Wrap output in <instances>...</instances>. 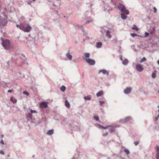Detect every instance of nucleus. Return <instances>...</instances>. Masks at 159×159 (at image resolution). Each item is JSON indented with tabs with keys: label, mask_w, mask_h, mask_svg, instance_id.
<instances>
[{
	"label": "nucleus",
	"mask_w": 159,
	"mask_h": 159,
	"mask_svg": "<svg viewBox=\"0 0 159 159\" xmlns=\"http://www.w3.org/2000/svg\"><path fill=\"white\" fill-rule=\"evenodd\" d=\"M116 125H108L106 126H104L102 125H98V126L97 127L99 129H108L109 131L111 133H113L115 131V127H116Z\"/></svg>",
	"instance_id": "f257e3e1"
},
{
	"label": "nucleus",
	"mask_w": 159,
	"mask_h": 159,
	"mask_svg": "<svg viewBox=\"0 0 159 159\" xmlns=\"http://www.w3.org/2000/svg\"><path fill=\"white\" fill-rule=\"evenodd\" d=\"M16 26L18 28H19L20 30L25 32H29L32 29L31 26L28 24L25 27L23 24L21 23L20 25H16Z\"/></svg>",
	"instance_id": "f03ea898"
},
{
	"label": "nucleus",
	"mask_w": 159,
	"mask_h": 159,
	"mask_svg": "<svg viewBox=\"0 0 159 159\" xmlns=\"http://www.w3.org/2000/svg\"><path fill=\"white\" fill-rule=\"evenodd\" d=\"M116 8L117 10H120L125 15H128L129 14V11L126 9L124 5L121 3H119L118 5L116 6Z\"/></svg>",
	"instance_id": "7ed1b4c3"
},
{
	"label": "nucleus",
	"mask_w": 159,
	"mask_h": 159,
	"mask_svg": "<svg viewBox=\"0 0 159 159\" xmlns=\"http://www.w3.org/2000/svg\"><path fill=\"white\" fill-rule=\"evenodd\" d=\"M7 22V16H0V28L3 27L6 25Z\"/></svg>",
	"instance_id": "20e7f679"
},
{
	"label": "nucleus",
	"mask_w": 159,
	"mask_h": 159,
	"mask_svg": "<svg viewBox=\"0 0 159 159\" xmlns=\"http://www.w3.org/2000/svg\"><path fill=\"white\" fill-rule=\"evenodd\" d=\"M2 44L3 47L6 49H8L10 47V41L7 39H3L1 38Z\"/></svg>",
	"instance_id": "39448f33"
},
{
	"label": "nucleus",
	"mask_w": 159,
	"mask_h": 159,
	"mask_svg": "<svg viewBox=\"0 0 159 159\" xmlns=\"http://www.w3.org/2000/svg\"><path fill=\"white\" fill-rule=\"evenodd\" d=\"M85 61L87 63L90 65L93 66L95 64V61L94 60L91 59H85Z\"/></svg>",
	"instance_id": "423d86ee"
},
{
	"label": "nucleus",
	"mask_w": 159,
	"mask_h": 159,
	"mask_svg": "<svg viewBox=\"0 0 159 159\" xmlns=\"http://www.w3.org/2000/svg\"><path fill=\"white\" fill-rule=\"evenodd\" d=\"M135 68L139 72H141L143 70V67L141 65L139 64L136 65Z\"/></svg>",
	"instance_id": "0eeeda50"
},
{
	"label": "nucleus",
	"mask_w": 159,
	"mask_h": 159,
	"mask_svg": "<svg viewBox=\"0 0 159 159\" xmlns=\"http://www.w3.org/2000/svg\"><path fill=\"white\" fill-rule=\"evenodd\" d=\"M132 89L131 87H127L124 90V93L125 95L130 93L132 91Z\"/></svg>",
	"instance_id": "6e6552de"
},
{
	"label": "nucleus",
	"mask_w": 159,
	"mask_h": 159,
	"mask_svg": "<svg viewBox=\"0 0 159 159\" xmlns=\"http://www.w3.org/2000/svg\"><path fill=\"white\" fill-rule=\"evenodd\" d=\"M131 119V117L129 116L123 119H121L120 120L119 122L120 123H125Z\"/></svg>",
	"instance_id": "1a4fd4ad"
},
{
	"label": "nucleus",
	"mask_w": 159,
	"mask_h": 159,
	"mask_svg": "<svg viewBox=\"0 0 159 159\" xmlns=\"http://www.w3.org/2000/svg\"><path fill=\"white\" fill-rule=\"evenodd\" d=\"M66 57L68 60H71L72 59V56L70 52V51H69L66 54Z\"/></svg>",
	"instance_id": "9d476101"
},
{
	"label": "nucleus",
	"mask_w": 159,
	"mask_h": 159,
	"mask_svg": "<svg viewBox=\"0 0 159 159\" xmlns=\"http://www.w3.org/2000/svg\"><path fill=\"white\" fill-rule=\"evenodd\" d=\"M101 72L103 74L106 75H109V72L107 70H100L98 71V73H100Z\"/></svg>",
	"instance_id": "9b49d317"
},
{
	"label": "nucleus",
	"mask_w": 159,
	"mask_h": 159,
	"mask_svg": "<svg viewBox=\"0 0 159 159\" xmlns=\"http://www.w3.org/2000/svg\"><path fill=\"white\" fill-rule=\"evenodd\" d=\"M40 106L43 108H46L48 107L47 102H41Z\"/></svg>",
	"instance_id": "f8f14e48"
},
{
	"label": "nucleus",
	"mask_w": 159,
	"mask_h": 159,
	"mask_svg": "<svg viewBox=\"0 0 159 159\" xmlns=\"http://www.w3.org/2000/svg\"><path fill=\"white\" fill-rule=\"evenodd\" d=\"M111 32L109 30H107L106 31V36L108 38L110 39L111 37Z\"/></svg>",
	"instance_id": "ddd939ff"
},
{
	"label": "nucleus",
	"mask_w": 159,
	"mask_h": 159,
	"mask_svg": "<svg viewBox=\"0 0 159 159\" xmlns=\"http://www.w3.org/2000/svg\"><path fill=\"white\" fill-rule=\"evenodd\" d=\"M122 64L125 66L127 65L129 63L128 60L126 58H124V59L122 61Z\"/></svg>",
	"instance_id": "4468645a"
},
{
	"label": "nucleus",
	"mask_w": 159,
	"mask_h": 159,
	"mask_svg": "<svg viewBox=\"0 0 159 159\" xmlns=\"http://www.w3.org/2000/svg\"><path fill=\"white\" fill-rule=\"evenodd\" d=\"M26 117L28 120H30L32 119V115L30 113H28L26 115Z\"/></svg>",
	"instance_id": "2eb2a0df"
},
{
	"label": "nucleus",
	"mask_w": 159,
	"mask_h": 159,
	"mask_svg": "<svg viewBox=\"0 0 159 159\" xmlns=\"http://www.w3.org/2000/svg\"><path fill=\"white\" fill-rule=\"evenodd\" d=\"M84 59L85 60V59H88V58L89 57L90 54L89 53L85 52L84 53Z\"/></svg>",
	"instance_id": "dca6fc26"
},
{
	"label": "nucleus",
	"mask_w": 159,
	"mask_h": 159,
	"mask_svg": "<svg viewBox=\"0 0 159 159\" xmlns=\"http://www.w3.org/2000/svg\"><path fill=\"white\" fill-rule=\"evenodd\" d=\"M102 43L101 42H98L96 44V47L98 48H100L102 46Z\"/></svg>",
	"instance_id": "f3484780"
},
{
	"label": "nucleus",
	"mask_w": 159,
	"mask_h": 159,
	"mask_svg": "<svg viewBox=\"0 0 159 159\" xmlns=\"http://www.w3.org/2000/svg\"><path fill=\"white\" fill-rule=\"evenodd\" d=\"M84 99L86 100H90L91 99V96L89 95L87 96L84 97Z\"/></svg>",
	"instance_id": "a211bd4d"
},
{
	"label": "nucleus",
	"mask_w": 159,
	"mask_h": 159,
	"mask_svg": "<svg viewBox=\"0 0 159 159\" xmlns=\"http://www.w3.org/2000/svg\"><path fill=\"white\" fill-rule=\"evenodd\" d=\"M53 130L50 129L47 132V134L50 135L53 134Z\"/></svg>",
	"instance_id": "6ab92c4d"
},
{
	"label": "nucleus",
	"mask_w": 159,
	"mask_h": 159,
	"mask_svg": "<svg viewBox=\"0 0 159 159\" xmlns=\"http://www.w3.org/2000/svg\"><path fill=\"white\" fill-rule=\"evenodd\" d=\"M103 94V92L102 91H100L98 92L97 94H96V96L97 97H99L101 96Z\"/></svg>",
	"instance_id": "aec40b11"
},
{
	"label": "nucleus",
	"mask_w": 159,
	"mask_h": 159,
	"mask_svg": "<svg viewBox=\"0 0 159 159\" xmlns=\"http://www.w3.org/2000/svg\"><path fill=\"white\" fill-rule=\"evenodd\" d=\"M152 33L151 31H149V33L146 32L145 33V36L143 37L144 38H146L148 36H149L150 34H152Z\"/></svg>",
	"instance_id": "412c9836"
},
{
	"label": "nucleus",
	"mask_w": 159,
	"mask_h": 159,
	"mask_svg": "<svg viewBox=\"0 0 159 159\" xmlns=\"http://www.w3.org/2000/svg\"><path fill=\"white\" fill-rule=\"evenodd\" d=\"M121 17L123 20H125L127 18V17L125 15V14L122 13L121 14Z\"/></svg>",
	"instance_id": "4be33fe9"
},
{
	"label": "nucleus",
	"mask_w": 159,
	"mask_h": 159,
	"mask_svg": "<svg viewBox=\"0 0 159 159\" xmlns=\"http://www.w3.org/2000/svg\"><path fill=\"white\" fill-rule=\"evenodd\" d=\"M65 105L67 107H68V108L70 107V103L67 100H66L65 101Z\"/></svg>",
	"instance_id": "5701e85b"
},
{
	"label": "nucleus",
	"mask_w": 159,
	"mask_h": 159,
	"mask_svg": "<svg viewBox=\"0 0 159 159\" xmlns=\"http://www.w3.org/2000/svg\"><path fill=\"white\" fill-rule=\"evenodd\" d=\"M124 152L126 153L127 155H128L129 153L130 152L129 150L127 148H125L124 149Z\"/></svg>",
	"instance_id": "b1692460"
},
{
	"label": "nucleus",
	"mask_w": 159,
	"mask_h": 159,
	"mask_svg": "<svg viewBox=\"0 0 159 159\" xmlns=\"http://www.w3.org/2000/svg\"><path fill=\"white\" fill-rule=\"evenodd\" d=\"M100 104L101 106L103 107V105L105 103V101H99Z\"/></svg>",
	"instance_id": "393cba45"
},
{
	"label": "nucleus",
	"mask_w": 159,
	"mask_h": 159,
	"mask_svg": "<svg viewBox=\"0 0 159 159\" xmlns=\"http://www.w3.org/2000/svg\"><path fill=\"white\" fill-rule=\"evenodd\" d=\"M66 89V87L64 86H62L61 87V88H60L61 90L63 92H64L65 91Z\"/></svg>",
	"instance_id": "a878e982"
},
{
	"label": "nucleus",
	"mask_w": 159,
	"mask_h": 159,
	"mask_svg": "<svg viewBox=\"0 0 159 159\" xmlns=\"http://www.w3.org/2000/svg\"><path fill=\"white\" fill-rule=\"evenodd\" d=\"M10 100L12 102L14 103H16L17 102V100L15 99H13L12 97L11 98Z\"/></svg>",
	"instance_id": "bb28decb"
},
{
	"label": "nucleus",
	"mask_w": 159,
	"mask_h": 159,
	"mask_svg": "<svg viewBox=\"0 0 159 159\" xmlns=\"http://www.w3.org/2000/svg\"><path fill=\"white\" fill-rule=\"evenodd\" d=\"M77 26L79 29H80L83 32L84 31V30H83L82 25H77Z\"/></svg>",
	"instance_id": "cd10ccee"
},
{
	"label": "nucleus",
	"mask_w": 159,
	"mask_h": 159,
	"mask_svg": "<svg viewBox=\"0 0 159 159\" xmlns=\"http://www.w3.org/2000/svg\"><path fill=\"white\" fill-rule=\"evenodd\" d=\"M132 29L133 30H135L136 31H138V29L136 25H134V26L132 27Z\"/></svg>",
	"instance_id": "c85d7f7f"
},
{
	"label": "nucleus",
	"mask_w": 159,
	"mask_h": 159,
	"mask_svg": "<svg viewBox=\"0 0 159 159\" xmlns=\"http://www.w3.org/2000/svg\"><path fill=\"white\" fill-rule=\"evenodd\" d=\"M146 60V59L145 57H143L140 61V63L143 62Z\"/></svg>",
	"instance_id": "c756f323"
},
{
	"label": "nucleus",
	"mask_w": 159,
	"mask_h": 159,
	"mask_svg": "<svg viewBox=\"0 0 159 159\" xmlns=\"http://www.w3.org/2000/svg\"><path fill=\"white\" fill-rule=\"evenodd\" d=\"M94 119L97 121H98L99 120V118L98 116H95L93 117Z\"/></svg>",
	"instance_id": "7c9ffc66"
},
{
	"label": "nucleus",
	"mask_w": 159,
	"mask_h": 159,
	"mask_svg": "<svg viewBox=\"0 0 159 159\" xmlns=\"http://www.w3.org/2000/svg\"><path fill=\"white\" fill-rule=\"evenodd\" d=\"M155 149L156 150V151L157 152H158L157 153L159 152V147L157 145H156V147L155 148Z\"/></svg>",
	"instance_id": "2f4dec72"
},
{
	"label": "nucleus",
	"mask_w": 159,
	"mask_h": 159,
	"mask_svg": "<svg viewBox=\"0 0 159 159\" xmlns=\"http://www.w3.org/2000/svg\"><path fill=\"white\" fill-rule=\"evenodd\" d=\"M156 76V75L155 73L153 72L152 73V77L153 78H155Z\"/></svg>",
	"instance_id": "473e14b6"
},
{
	"label": "nucleus",
	"mask_w": 159,
	"mask_h": 159,
	"mask_svg": "<svg viewBox=\"0 0 159 159\" xmlns=\"http://www.w3.org/2000/svg\"><path fill=\"white\" fill-rule=\"evenodd\" d=\"M158 114L157 117H156L155 118V120L156 121H157L159 118V109H158Z\"/></svg>",
	"instance_id": "72a5a7b5"
},
{
	"label": "nucleus",
	"mask_w": 159,
	"mask_h": 159,
	"mask_svg": "<svg viewBox=\"0 0 159 159\" xmlns=\"http://www.w3.org/2000/svg\"><path fill=\"white\" fill-rule=\"evenodd\" d=\"M108 132L106 131H103V135L104 136H107V135H108Z\"/></svg>",
	"instance_id": "f704fd0d"
},
{
	"label": "nucleus",
	"mask_w": 159,
	"mask_h": 159,
	"mask_svg": "<svg viewBox=\"0 0 159 159\" xmlns=\"http://www.w3.org/2000/svg\"><path fill=\"white\" fill-rule=\"evenodd\" d=\"M131 35L133 37H135L137 36L138 35L136 34L133 33L131 34Z\"/></svg>",
	"instance_id": "c9c22d12"
},
{
	"label": "nucleus",
	"mask_w": 159,
	"mask_h": 159,
	"mask_svg": "<svg viewBox=\"0 0 159 159\" xmlns=\"http://www.w3.org/2000/svg\"><path fill=\"white\" fill-rule=\"evenodd\" d=\"M23 93L24 94L26 95L27 96H28L29 95V93H28L26 91H24L23 92Z\"/></svg>",
	"instance_id": "e433bc0d"
},
{
	"label": "nucleus",
	"mask_w": 159,
	"mask_h": 159,
	"mask_svg": "<svg viewBox=\"0 0 159 159\" xmlns=\"http://www.w3.org/2000/svg\"><path fill=\"white\" fill-rule=\"evenodd\" d=\"M0 154L4 155V152L2 150H0Z\"/></svg>",
	"instance_id": "4c0bfd02"
},
{
	"label": "nucleus",
	"mask_w": 159,
	"mask_h": 159,
	"mask_svg": "<svg viewBox=\"0 0 159 159\" xmlns=\"http://www.w3.org/2000/svg\"><path fill=\"white\" fill-rule=\"evenodd\" d=\"M120 59L121 61H122L124 59L122 58V57L121 55H120Z\"/></svg>",
	"instance_id": "58836bf2"
},
{
	"label": "nucleus",
	"mask_w": 159,
	"mask_h": 159,
	"mask_svg": "<svg viewBox=\"0 0 159 159\" xmlns=\"http://www.w3.org/2000/svg\"><path fill=\"white\" fill-rule=\"evenodd\" d=\"M30 112L31 113H36V111L35 110H30Z\"/></svg>",
	"instance_id": "ea45409f"
},
{
	"label": "nucleus",
	"mask_w": 159,
	"mask_h": 159,
	"mask_svg": "<svg viewBox=\"0 0 159 159\" xmlns=\"http://www.w3.org/2000/svg\"><path fill=\"white\" fill-rule=\"evenodd\" d=\"M153 9H154V12L155 13H156V12H157V9L155 7H154Z\"/></svg>",
	"instance_id": "a19ab883"
},
{
	"label": "nucleus",
	"mask_w": 159,
	"mask_h": 159,
	"mask_svg": "<svg viewBox=\"0 0 159 159\" xmlns=\"http://www.w3.org/2000/svg\"><path fill=\"white\" fill-rule=\"evenodd\" d=\"M88 13L90 14V13L89 12H87L85 13V16L86 17H89V15L88 14Z\"/></svg>",
	"instance_id": "79ce46f5"
},
{
	"label": "nucleus",
	"mask_w": 159,
	"mask_h": 159,
	"mask_svg": "<svg viewBox=\"0 0 159 159\" xmlns=\"http://www.w3.org/2000/svg\"><path fill=\"white\" fill-rule=\"evenodd\" d=\"M91 22H92V20H87L86 21V24H88V23H90Z\"/></svg>",
	"instance_id": "37998d69"
},
{
	"label": "nucleus",
	"mask_w": 159,
	"mask_h": 159,
	"mask_svg": "<svg viewBox=\"0 0 159 159\" xmlns=\"http://www.w3.org/2000/svg\"><path fill=\"white\" fill-rule=\"evenodd\" d=\"M0 143L3 145H4L5 144V143L2 140L1 141H0Z\"/></svg>",
	"instance_id": "c03bdc74"
},
{
	"label": "nucleus",
	"mask_w": 159,
	"mask_h": 159,
	"mask_svg": "<svg viewBox=\"0 0 159 159\" xmlns=\"http://www.w3.org/2000/svg\"><path fill=\"white\" fill-rule=\"evenodd\" d=\"M139 143V142L138 141H136V142H134V144L136 146Z\"/></svg>",
	"instance_id": "a18cd8bd"
},
{
	"label": "nucleus",
	"mask_w": 159,
	"mask_h": 159,
	"mask_svg": "<svg viewBox=\"0 0 159 159\" xmlns=\"http://www.w3.org/2000/svg\"><path fill=\"white\" fill-rule=\"evenodd\" d=\"M107 5H106L105 6H104V10L105 11H107V10H108V9H105V8L106 7H107Z\"/></svg>",
	"instance_id": "49530a36"
},
{
	"label": "nucleus",
	"mask_w": 159,
	"mask_h": 159,
	"mask_svg": "<svg viewBox=\"0 0 159 159\" xmlns=\"http://www.w3.org/2000/svg\"><path fill=\"white\" fill-rule=\"evenodd\" d=\"M20 19L22 20H25V17H24V16H21V17H20Z\"/></svg>",
	"instance_id": "de8ad7c7"
},
{
	"label": "nucleus",
	"mask_w": 159,
	"mask_h": 159,
	"mask_svg": "<svg viewBox=\"0 0 159 159\" xmlns=\"http://www.w3.org/2000/svg\"><path fill=\"white\" fill-rule=\"evenodd\" d=\"M7 65H8L7 67L9 68L10 66V65L9 64V63L8 61L7 62Z\"/></svg>",
	"instance_id": "09e8293b"
},
{
	"label": "nucleus",
	"mask_w": 159,
	"mask_h": 159,
	"mask_svg": "<svg viewBox=\"0 0 159 159\" xmlns=\"http://www.w3.org/2000/svg\"><path fill=\"white\" fill-rule=\"evenodd\" d=\"M12 92V90H9L8 91V93H11Z\"/></svg>",
	"instance_id": "8fccbe9b"
},
{
	"label": "nucleus",
	"mask_w": 159,
	"mask_h": 159,
	"mask_svg": "<svg viewBox=\"0 0 159 159\" xmlns=\"http://www.w3.org/2000/svg\"><path fill=\"white\" fill-rule=\"evenodd\" d=\"M3 137H4V135H3L2 134V135L1 136V138H2Z\"/></svg>",
	"instance_id": "3c124183"
},
{
	"label": "nucleus",
	"mask_w": 159,
	"mask_h": 159,
	"mask_svg": "<svg viewBox=\"0 0 159 159\" xmlns=\"http://www.w3.org/2000/svg\"><path fill=\"white\" fill-rule=\"evenodd\" d=\"M157 63L159 65V60L157 61Z\"/></svg>",
	"instance_id": "603ef678"
},
{
	"label": "nucleus",
	"mask_w": 159,
	"mask_h": 159,
	"mask_svg": "<svg viewBox=\"0 0 159 159\" xmlns=\"http://www.w3.org/2000/svg\"><path fill=\"white\" fill-rule=\"evenodd\" d=\"M52 6H55V5H54V3H52Z\"/></svg>",
	"instance_id": "864d4df0"
},
{
	"label": "nucleus",
	"mask_w": 159,
	"mask_h": 159,
	"mask_svg": "<svg viewBox=\"0 0 159 159\" xmlns=\"http://www.w3.org/2000/svg\"><path fill=\"white\" fill-rule=\"evenodd\" d=\"M131 47L133 48V49H134V46H131Z\"/></svg>",
	"instance_id": "5fc2aeb1"
},
{
	"label": "nucleus",
	"mask_w": 159,
	"mask_h": 159,
	"mask_svg": "<svg viewBox=\"0 0 159 159\" xmlns=\"http://www.w3.org/2000/svg\"><path fill=\"white\" fill-rule=\"evenodd\" d=\"M71 159H75V158L74 157H73L71 158Z\"/></svg>",
	"instance_id": "6e6d98bb"
},
{
	"label": "nucleus",
	"mask_w": 159,
	"mask_h": 159,
	"mask_svg": "<svg viewBox=\"0 0 159 159\" xmlns=\"http://www.w3.org/2000/svg\"><path fill=\"white\" fill-rule=\"evenodd\" d=\"M139 36L140 37H142L141 36L139 35Z\"/></svg>",
	"instance_id": "4d7b16f0"
},
{
	"label": "nucleus",
	"mask_w": 159,
	"mask_h": 159,
	"mask_svg": "<svg viewBox=\"0 0 159 159\" xmlns=\"http://www.w3.org/2000/svg\"><path fill=\"white\" fill-rule=\"evenodd\" d=\"M157 92L158 93H159V90H158V91H157Z\"/></svg>",
	"instance_id": "13d9d810"
},
{
	"label": "nucleus",
	"mask_w": 159,
	"mask_h": 159,
	"mask_svg": "<svg viewBox=\"0 0 159 159\" xmlns=\"http://www.w3.org/2000/svg\"><path fill=\"white\" fill-rule=\"evenodd\" d=\"M32 0L33 1H35V0Z\"/></svg>",
	"instance_id": "bf43d9fd"
},
{
	"label": "nucleus",
	"mask_w": 159,
	"mask_h": 159,
	"mask_svg": "<svg viewBox=\"0 0 159 159\" xmlns=\"http://www.w3.org/2000/svg\"><path fill=\"white\" fill-rule=\"evenodd\" d=\"M158 127H159V126H158Z\"/></svg>",
	"instance_id": "052dcab7"
}]
</instances>
